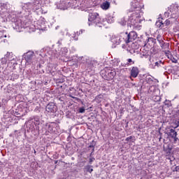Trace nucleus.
<instances>
[{
	"label": "nucleus",
	"instance_id": "nucleus-1",
	"mask_svg": "<svg viewBox=\"0 0 179 179\" xmlns=\"http://www.w3.org/2000/svg\"><path fill=\"white\" fill-rule=\"evenodd\" d=\"M10 5L8 3H0V17L3 20L2 22H12L13 29L18 32L23 31V29H27L29 32L36 31V30H45L47 27V21L45 18L41 17L38 20H31V13L30 19L24 18V15H21L20 12L22 9L20 7V10L15 11L9 9Z\"/></svg>",
	"mask_w": 179,
	"mask_h": 179
},
{
	"label": "nucleus",
	"instance_id": "nucleus-2",
	"mask_svg": "<svg viewBox=\"0 0 179 179\" xmlns=\"http://www.w3.org/2000/svg\"><path fill=\"white\" fill-rule=\"evenodd\" d=\"M50 3L51 0H34L32 2L24 3L20 6L22 10L19 13L24 16V19H30L31 12L36 15H45L48 12L45 6H48Z\"/></svg>",
	"mask_w": 179,
	"mask_h": 179
},
{
	"label": "nucleus",
	"instance_id": "nucleus-3",
	"mask_svg": "<svg viewBox=\"0 0 179 179\" xmlns=\"http://www.w3.org/2000/svg\"><path fill=\"white\" fill-rule=\"evenodd\" d=\"M142 15V11L133 12L129 16L122 18L120 21V24L121 26L127 24L128 27L130 29L141 30V27H142L141 24L145 20V18Z\"/></svg>",
	"mask_w": 179,
	"mask_h": 179
},
{
	"label": "nucleus",
	"instance_id": "nucleus-4",
	"mask_svg": "<svg viewBox=\"0 0 179 179\" xmlns=\"http://www.w3.org/2000/svg\"><path fill=\"white\" fill-rule=\"evenodd\" d=\"M17 57L12 52H7L4 55V57L1 59L0 62L1 65H6L9 68L15 69L16 65H17Z\"/></svg>",
	"mask_w": 179,
	"mask_h": 179
},
{
	"label": "nucleus",
	"instance_id": "nucleus-5",
	"mask_svg": "<svg viewBox=\"0 0 179 179\" xmlns=\"http://www.w3.org/2000/svg\"><path fill=\"white\" fill-rule=\"evenodd\" d=\"M87 24L88 26H95V27H102L106 24L101 22L99 13H92L89 14Z\"/></svg>",
	"mask_w": 179,
	"mask_h": 179
},
{
	"label": "nucleus",
	"instance_id": "nucleus-6",
	"mask_svg": "<svg viewBox=\"0 0 179 179\" xmlns=\"http://www.w3.org/2000/svg\"><path fill=\"white\" fill-rule=\"evenodd\" d=\"M46 51L47 53H45V55L46 57L49 55L48 58H59V57H67L68 55V48H62L59 50H50V49L48 48Z\"/></svg>",
	"mask_w": 179,
	"mask_h": 179
},
{
	"label": "nucleus",
	"instance_id": "nucleus-7",
	"mask_svg": "<svg viewBox=\"0 0 179 179\" xmlns=\"http://www.w3.org/2000/svg\"><path fill=\"white\" fill-rule=\"evenodd\" d=\"M22 59H25V65H36L38 61L43 60V59H36V55L33 51H29L22 55Z\"/></svg>",
	"mask_w": 179,
	"mask_h": 179
},
{
	"label": "nucleus",
	"instance_id": "nucleus-8",
	"mask_svg": "<svg viewBox=\"0 0 179 179\" xmlns=\"http://www.w3.org/2000/svg\"><path fill=\"white\" fill-rule=\"evenodd\" d=\"M101 75L103 79H105L106 80H113V78H115L116 73L115 70L106 67L101 71Z\"/></svg>",
	"mask_w": 179,
	"mask_h": 179
},
{
	"label": "nucleus",
	"instance_id": "nucleus-9",
	"mask_svg": "<svg viewBox=\"0 0 179 179\" xmlns=\"http://www.w3.org/2000/svg\"><path fill=\"white\" fill-rule=\"evenodd\" d=\"M27 126L29 127L31 129L36 128V129H39L38 125L41 124V120H40V116H33L29 118V120L26 122Z\"/></svg>",
	"mask_w": 179,
	"mask_h": 179
},
{
	"label": "nucleus",
	"instance_id": "nucleus-10",
	"mask_svg": "<svg viewBox=\"0 0 179 179\" xmlns=\"http://www.w3.org/2000/svg\"><path fill=\"white\" fill-rule=\"evenodd\" d=\"M157 39L162 51H164L166 55H170V43L164 42V41L160 38V36H158Z\"/></svg>",
	"mask_w": 179,
	"mask_h": 179
},
{
	"label": "nucleus",
	"instance_id": "nucleus-11",
	"mask_svg": "<svg viewBox=\"0 0 179 179\" xmlns=\"http://www.w3.org/2000/svg\"><path fill=\"white\" fill-rule=\"evenodd\" d=\"M57 9H61L62 10H65L68 8L72 6V0H60L59 2L56 3Z\"/></svg>",
	"mask_w": 179,
	"mask_h": 179
},
{
	"label": "nucleus",
	"instance_id": "nucleus-12",
	"mask_svg": "<svg viewBox=\"0 0 179 179\" xmlns=\"http://www.w3.org/2000/svg\"><path fill=\"white\" fill-rule=\"evenodd\" d=\"M46 129L50 134H59V124L55 122L46 124Z\"/></svg>",
	"mask_w": 179,
	"mask_h": 179
},
{
	"label": "nucleus",
	"instance_id": "nucleus-13",
	"mask_svg": "<svg viewBox=\"0 0 179 179\" xmlns=\"http://www.w3.org/2000/svg\"><path fill=\"white\" fill-rule=\"evenodd\" d=\"M124 37L123 38L124 39L125 43L128 44V43H132L134 40H136L138 38V34H136V32L135 31H131L129 34L126 32L124 34Z\"/></svg>",
	"mask_w": 179,
	"mask_h": 179
},
{
	"label": "nucleus",
	"instance_id": "nucleus-14",
	"mask_svg": "<svg viewBox=\"0 0 179 179\" xmlns=\"http://www.w3.org/2000/svg\"><path fill=\"white\" fill-rule=\"evenodd\" d=\"M163 65H164V63L162 60H156L152 58L150 59L149 68L151 69L163 67Z\"/></svg>",
	"mask_w": 179,
	"mask_h": 179
},
{
	"label": "nucleus",
	"instance_id": "nucleus-15",
	"mask_svg": "<svg viewBox=\"0 0 179 179\" xmlns=\"http://www.w3.org/2000/svg\"><path fill=\"white\" fill-rule=\"evenodd\" d=\"M78 61L81 64H87V68H89V69H93V68H95V66H97V65H99V63L96 60H78Z\"/></svg>",
	"mask_w": 179,
	"mask_h": 179
},
{
	"label": "nucleus",
	"instance_id": "nucleus-16",
	"mask_svg": "<svg viewBox=\"0 0 179 179\" xmlns=\"http://www.w3.org/2000/svg\"><path fill=\"white\" fill-rule=\"evenodd\" d=\"M131 6L135 9L134 12H142V16H143V4L138 3V0H133L131 1Z\"/></svg>",
	"mask_w": 179,
	"mask_h": 179
},
{
	"label": "nucleus",
	"instance_id": "nucleus-17",
	"mask_svg": "<svg viewBox=\"0 0 179 179\" xmlns=\"http://www.w3.org/2000/svg\"><path fill=\"white\" fill-rule=\"evenodd\" d=\"M148 94L150 97H152L154 95L160 94V90L155 85H151L148 89Z\"/></svg>",
	"mask_w": 179,
	"mask_h": 179
},
{
	"label": "nucleus",
	"instance_id": "nucleus-18",
	"mask_svg": "<svg viewBox=\"0 0 179 179\" xmlns=\"http://www.w3.org/2000/svg\"><path fill=\"white\" fill-rule=\"evenodd\" d=\"M150 48H148L146 49V45H144L143 48L140 49V57L141 58H147V57H149V49Z\"/></svg>",
	"mask_w": 179,
	"mask_h": 179
},
{
	"label": "nucleus",
	"instance_id": "nucleus-19",
	"mask_svg": "<svg viewBox=\"0 0 179 179\" xmlns=\"http://www.w3.org/2000/svg\"><path fill=\"white\" fill-rule=\"evenodd\" d=\"M7 34L6 31L2 29V27H0V43H6Z\"/></svg>",
	"mask_w": 179,
	"mask_h": 179
},
{
	"label": "nucleus",
	"instance_id": "nucleus-20",
	"mask_svg": "<svg viewBox=\"0 0 179 179\" xmlns=\"http://www.w3.org/2000/svg\"><path fill=\"white\" fill-rule=\"evenodd\" d=\"M46 111L48 113H55L57 111V106H55V103H48L46 106Z\"/></svg>",
	"mask_w": 179,
	"mask_h": 179
},
{
	"label": "nucleus",
	"instance_id": "nucleus-21",
	"mask_svg": "<svg viewBox=\"0 0 179 179\" xmlns=\"http://www.w3.org/2000/svg\"><path fill=\"white\" fill-rule=\"evenodd\" d=\"M155 44H156V39H155L153 38H148L146 43L145 44V45L146 47L150 46V48H152V47L155 46Z\"/></svg>",
	"mask_w": 179,
	"mask_h": 179
},
{
	"label": "nucleus",
	"instance_id": "nucleus-22",
	"mask_svg": "<svg viewBox=\"0 0 179 179\" xmlns=\"http://www.w3.org/2000/svg\"><path fill=\"white\" fill-rule=\"evenodd\" d=\"M169 136H171L173 139H174L175 142L178 141V138H177V131H176V129H171L169 130Z\"/></svg>",
	"mask_w": 179,
	"mask_h": 179
},
{
	"label": "nucleus",
	"instance_id": "nucleus-23",
	"mask_svg": "<svg viewBox=\"0 0 179 179\" xmlns=\"http://www.w3.org/2000/svg\"><path fill=\"white\" fill-rule=\"evenodd\" d=\"M110 3L108 1H104L100 5V8L103 10H108L110 9Z\"/></svg>",
	"mask_w": 179,
	"mask_h": 179
},
{
	"label": "nucleus",
	"instance_id": "nucleus-24",
	"mask_svg": "<svg viewBox=\"0 0 179 179\" xmlns=\"http://www.w3.org/2000/svg\"><path fill=\"white\" fill-rule=\"evenodd\" d=\"M139 74V69L138 67H132L131 71V76L132 78H136L138 75Z\"/></svg>",
	"mask_w": 179,
	"mask_h": 179
},
{
	"label": "nucleus",
	"instance_id": "nucleus-25",
	"mask_svg": "<svg viewBox=\"0 0 179 179\" xmlns=\"http://www.w3.org/2000/svg\"><path fill=\"white\" fill-rule=\"evenodd\" d=\"M118 65H120V60L118 59H113L110 62V69H112V68H115L117 66H118Z\"/></svg>",
	"mask_w": 179,
	"mask_h": 179
},
{
	"label": "nucleus",
	"instance_id": "nucleus-26",
	"mask_svg": "<svg viewBox=\"0 0 179 179\" xmlns=\"http://www.w3.org/2000/svg\"><path fill=\"white\" fill-rule=\"evenodd\" d=\"M153 77L150 75H148L145 76L144 83H147L148 85H153Z\"/></svg>",
	"mask_w": 179,
	"mask_h": 179
},
{
	"label": "nucleus",
	"instance_id": "nucleus-27",
	"mask_svg": "<svg viewBox=\"0 0 179 179\" xmlns=\"http://www.w3.org/2000/svg\"><path fill=\"white\" fill-rule=\"evenodd\" d=\"M104 99V96H103V94H99L98 96H96L94 99V101H96V103H101L102 100H103Z\"/></svg>",
	"mask_w": 179,
	"mask_h": 179
},
{
	"label": "nucleus",
	"instance_id": "nucleus-28",
	"mask_svg": "<svg viewBox=\"0 0 179 179\" xmlns=\"http://www.w3.org/2000/svg\"><path fill=\"white\" fill-rule=\"evenodd\" d=\"M105 19H106L107 23L111 24V23L114 22V17H113V15H106Z\"/></svg>",
	"mask_w": 179,
	"mask_h": 179
},
{
	"label": "nucleus",
	"instance_id": "nucleus-29",
	"mask_svg": "<svg viewBox=\"0 0 179 179\" xmlns=\"http://www.w3.org/2000/svg\"><path fill=\"white\" fill-rule=\"evenodd\" d=\"M178 3H175V4H172L171 6V9L172 10V13L174 15V13H176V12L177 10H178Z\"/></svg>",
	"mask_w": 179,
	"mask_h": 179
},
{
	"label": "nucleus",
	"instance_id": "nucleus-30",
	"mask_svg": "<svg viewBox=\"0 0 179 179\" xmlns=\"http://www.w3.org/2000/svg\"><path fill=\"white\" fill-rule=\"evenodd\" d=\"M8 79L9 80H15L16 79H19V75L17 73H12V76H8Z\"/></svg>",
	"mask_w": 179,
	"mask_h": 179
},
{
	"label": "nucleus",
	"instance_id": "nucleus-31",
	"mask_svg": "<svg viewBox=\"0 0 179 179\" xmlns=\"http://www.w3.org/2000/svg\"><path fill=\"white\" fill-rule=\"evenodd\" d=\"M48 66H49V71L50 72H55V71L57 69V65L52 64H49Z\"/></svg>",
	"mask_w": 179,
	"mask_h": 179
},
{
	"label": "nucleus",
	"instance_id": "nucleus-32",
	"mask_svg": "<svg viewBox=\"0 0 179 179\" xmlns=\"http://www.w3.org/2000/svg\"><path fill=\"white\" fill-rule=\"evenodd\" d=\"M112 42L114 44H116V45H118L121 44V38L119 36V38H113L112 40Z\"/></svg>",
	"mask_w": 179,
	"mask_h": 179
},
{
	"label": "nucleus",
	"instance_id": "nucleus-33",
	"mask_svg": "<svg viewBox=\"0 0 179 179\" xmlns=\"http://www.w3.org/2000/svg\"><path fill=\"white\" fill-rule=\"evenodd\" d=\"M151 97L152 100H154L155 101H160V100H162V97H160V94L152 95V96Z\"/></svg>",
	"mask_w": 179,
	"mask_h": 179
},
{
	"label": "nucleus",
	"instance_id": "nucleus-34",
	"mask_svg": "<svg viewBox=\"0 0 179 179\" xmlns=\"http://www.w3.org/2000/svg\"><path fill=\"white\" fill-rule=\"evenodd\" d=\"M155 25L157 26V27H163L162 26L164 25V24L163 23V20H159L158 21L156 22Z\"/></svg>",
	"mask_w": 179,
	"mask_h": 179
},
{
	"label": "nucleus",
	"instance_id": "nucleus-35",
	"mask_svg": "<svg viewBox=\"0 0 179 179\" xmlns=\"http://www.w3.org/2000/svg\"><path fill=\"white\" fill-rule=\"evenodd\" d=\"M164 104L167 108L171 107V101L170 100L166 99L164 102Z\"/></svg>",
	"mask_w": 179,
	"mask_h": 179
},
{
	"label": "nucleus",
	"instance_id": "nucleus-36",
	"mask_svg": "<svg viewBox=\"0 0 179 179\" xmlns=\"http://www.w3.org/2000/svg\"><path fill=\"white\" fill-rule=\"evenodd\" d=\"M133 138H134V137H132V136H129V137H127V138H126V141H127V142H134V140H132Z\"/></svg>",
	"mask_w": 179,
	"mask_h": 179
},
{
	"label": "nucleus",
	"instance_id": "nucleus-37",
	"mask_svg": "<svg viewBox=\"0 0 179 179\" xmlns=\"http://www.w3.org/2000/svg\"><path fill=\"white\" fill-rule=\"evenodd\" d=\"M78 110H79V113H80L81 114H83V113H85V107L79 108Z\"/></svg>",
	"mask_w": 179,
	"mask_h": 179
},
{
	"label": "nucleus",
	"instance_id": "nucleus-38",
	"mask_svg": "<svg viewBox=\"0 0 179 179\" xmlns=\"http://www.w3.org/2000/svg\"><path fill=\"white\" fill-rule=\"evenodd\" d=\"M128 64H130V65H134V62L132 61V59H127Z\"/></svg>",
	"mask_w": 179,
	"mask_h": 179
},
{
	"label": "nucleus",
	"instance_id": "nucleus-39",
	"mask_svg": "<svg viewBox=\"0 0 179 179\" xmlns=\"http://www.w3.org/2000/svg\"><path fill=\"white\" fill-rule=\"evenodd\" d=\"M164 24H165V26H169V24H170V20H166L164 22Z\"/></svg>",
	"mask_w": 179,
	"mask_h": 179
},
{
	"label": "nucleus",
	"instance_id": "nucleus-40",
	"mask_svg": "<svg viewBox=\"0 0 179 179\" xmlns=\"http://www.w3.org/2000/svg\"><path fill=\"white\" fill-rule=\"evenodd\" d=\"M3 68H5V65H2V66L0 65V73L1 72H2V71H3Z\"/></svg>",
	"mask_w": 179,
	"mask_h": 179
},
{
	"label": "nucleus",
	"instance_id": "nucleus-41",
	"mask_svg": "<svg viewBox=\"0 0 179 179\" xmlns=\"http://www.w3.org/2000/svg\"><path fill=\"white\" fill-rule=\"evenodd\" d=\"M87 171H89V173H92V171H93V169L90 168V166H88Z\"/></svg>",
	"mask_w": 179,
	"mask_h": 179
},
{
	"label": "nucleus",
	"instance_id": "nucleus-42",
	"mask_svg": "<svg viewBox=\"0 0 179 179\" xmlns=\"http://www.w3.org/2000/svg\"><path fill=\"white\" fill-rule=\"evenodd\" d=\"M83 33V30H80L79 32L77 31V36H79V34Z\"/></svg>",
	"mask_w": 179,
	"mask_h": 179
},
{
	"label": "nucleus",
	"instance_id": "nucleus-43",
	"mask_svg": "<svg viewBox=\"0 0 179 179\" xmlns=\"http://www.w3.org/2000/svg\"><path fill=\"white\" fill-rule=\"evenodd\" d=\"M176 29L177 30V31H179V25L176 26Z\"/></svg>",
	"mask_w": 179,
	"mask_h": 179
},
{
	"label": "nucleus",
	"instance_id": "nucleus-44",
	"mask_svg": "<svg viewBox=\"0 0 179 179\" xmlns=\"http://www.w3.org/2000/svg\"><path fill=\"white\" fill-rule=\"evenodd\" d=\"M172 62H174L175 64H177V59L172 60Z\"/></svg>",
	"mask_w": 179,
	"mask_h": 179
},
{
	"label": "nucleus",
	"instance_id": "nucleus-45",
	"mask_svg": "<svg viewBox=\"0 0 179 179\" xmlns=\"http://www.w3.org/2000/svg\"><path fill=\"white\" fill-rule=\"evenodd\" d=\"M56 30H58V29H59V26H57L55 27Z\"/></svg>",
	"mask_w": 179,
	"mask_h": 179
},
{
	"label": "nucleus",
	"instance_id": "nucleus-46",
	"mask_svg": "<svg viewBox=\"0 0 179 179\" xmlns=\"http://www.w3.org/2000/svg\"><path fill=\"white\" fill-rule=\"evenodd\" d=\"M58 44H61V41H58Z\"/></svg>",
	"mask_w": 179,
	"mask_h": 179
},
{
	"label": "nucleus",
	"instance_id": "nucleus-47",
	"mask_svg": "<svg viewBox=\"0 0 179 179\" xmlns=\"http://www.w3.org/2000/svg\"><path fill=\"white\" fill-rule=\"evenodd\" d=\"M3 73L4 75H6V73H5V71H3Z\"/></svg>",
	"mask_w": 179,
	"mask_h": 179
},
{
	"label": "nucleus",
	"instance_id": "nucleus-48",
	"mask_svg": "<svg viewBox=\"0 0 179 179\" xmlns=\"http://www.w3.org/2000/svg\"><path fill=\"white\" fill-rule=\"evenodd\" d=\"M177 36H178V38H179V34H178Z\"/></svg>",
	"mask_w": 179,
	"mask_h": 179
},
{
	"label": "nucleus",
	"instance_id": "nucleus-49",
	"mask_svg": "<svg viewBox=\"0 0 179 179\" xmlns=\"http://www.w3.org/2000/svg\"><path fill=\"white\" fill-rule=\"evenodd\" d=\"M41 55V57L43 58V55Z\"/></svg>",
	"mask_w": 179,
	"mask_h": 179
},
{
	"label": "nucleus",
	"instance_id": "nucleus-50",
	"mask_svg": "<svg viewBox=\"0 0 179 179\" xmlns=\"http://www.w3.org/2000/svg\"><path fill=\"white\" fill-rule=\"evenodd\" d=\"M178 113H179V110H178Z\"/></svg>",
	"mask_w": 179,
	"mask_h": 179
}]
</instances>
